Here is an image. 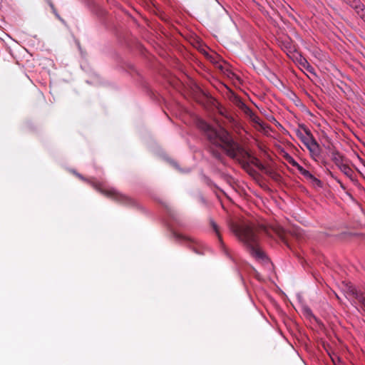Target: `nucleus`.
I'll return each instance as SVG.
<instances>
[{"instance_id": "obj_9", "label": "nucleus", "mask_w": 365, "mask_h": 365, "mask_svg": "<svg viewBox=\"0 0 365 365\" xmlns=\"http://www.w3.org/2000/svg\"><path fill=\"white\" fill-rule=\"evenodd\" d=\"M338 167L346 175L351 176L352 175L351 169L346 164L343 163Z\"/></svg>"}, {"instance_id": "obj_1", "label": "nucleus", "mask_w": 365, "mask_h": 365, "mask_svg": "<svg viewBox=\"0 0 365 365\" xmlns=\"http://www.w3.org/2000/svg\"><path fill=\"white\" fill-rule=\"evenodd\" d=\"M199 126L206 133L212 143L219 146H225L227 154L232 158H237L238 155L244 153L243 149L238 144L230 140L228 133L222 127L216 130L204 121L200 122Z\"/></svg>"}, {"instance_id": "obj_2", "label": "nucleus", "mask_w": 365, "mask_h": 365, "mask_svg": "<svg viewBox=\"0 0 365 365\" xmlns=\"http://www.w3.org/2000/svg\"><path fill=\"white\" fill-rule=\"evenodd\" d=\"M232 230L254 257L258 259H262L264 257V252L259 247L258 237L252 225L249 224L237 225L233 226Z\"/></svg>"}, {"instance_id": "obj_8", "label": "nucleus", "mask_w": 365, "mask_h": 365, "mask_svg": "<svg viewBox=\"0 0 365 365\" xmlns=\"http://www.w3.org/2000/svg\"><path fill=\"white\" fill-rule=\"evenodd\" d=\"M332 160L337 166L343 164V157L339 153H332Z\"/></svg>"}, {"instance_id": "obj_4", "label": "nucleus", "mask_w": 365, "mask_h": 365, "mask_svg": "<svg viewBox=\"0 0 365 365\" xmlns=\"http://www.w3.org/2000/svg\"><path fill=\"white\" fill-rule=\"evenodd\" d=\"M296 135L297 138L304 144L309 138L312 137L310 131L306 128L303 130H297Z\"/></svg>"}, {"instance_id": "obj_11", "label": "nucleus", "mask_w": 365, "mask_h": 365, "mask_svg": "<svg viewBox=\"0 0 365 365\" xmlns=\"http://www.w3.org/2000/svg\"><path fill=\"white\" fill-rule=\"evenodd\" d=\"M286 159L288 161V163L292 165L293 167H294L295 165H297V164L298 163L292 156H290L289 155H287L286 156Z\"/></svg>"}, {"instance_id": "obj_5", "label": "nucleus", "mask_w": 365, "mask_h": 365, "mask_svg": "<svg viewBox=\"0 0 365 365\" xmlns=\"http://www.w3.org/2000/svg\"><path fill=\"white\" fill-rule=\"evenodd\" d=\"M105 194L108 196H111V197H114L115 199H116L118 201L127 202V201L130 200L128 197L117 192L116 190L114 189H111V190L106 191Z\"/></svg>"}, {"instance_id": "obj_6", "label": "nucleus", "mask_w": 365, "mask_h": 365, "mask_svg": "<svg viewBox=\"0 0 365 365\" xmlns=\"http://www.w3.org/2000/svg\"><path fill=\"white\" fill-rule=\"evenodd\" d=\"M299 63L307 72L310 73L311 74L315 75L314 68L310 65V63L307 61V60L305 58L300 56L299 59Z\"/></svg>"}, {"instance_id": "obj_7", "label": "nucleus", "mask_w": 365, "mask_h": 365, "mask_svg": "<svg viewBox=\"0 0 365 365\" xmlns=\"http://www.w3.org/2000/svg\"><path fill=\"white\" fill-rule=\"evenodd\" d=\"M301 174L305 178H307V180H311L315 185H318L319 187L321 186V185H322L321 181L319 179H317V178H315L309 170H307L306 169H304L302 170V172L301 173Z\"/></svg>"}, {"instance_id": "obj_3", "label": "nucleus", "mask_w": 365, "mask_h": 365, "mask_svg": "<svg viewBox=\"0 0 365 365\" xmlns=\"http://www.w3.org/2000/svg\"><path fill=\"white\" fill-rule=\"evenodd\" d=\"M304 145L309 150L312 158L316 160L317 158L319 156V146L318 143L316 142V140L314 139L313 136L311 138H309Z\"/></svg>"}, {"instance_id": "obj_10", "label": "nucleus", "mask_w": 365, "mask_h": 365, "mask_svg": "<svg viewBox=\"0 0 365 365\" xmlns=\"http://www.w3.org/2000/svg\"><path fill=\"white\" fill-rule=\"evenodd\" d=\"M357 14L365 21V7L364 6H359L356 7Z\"/></svg>"}, {"instance_id": "obj_12", "label": "nucleus", "mask_w": 365, "mask_h": 365, "mask_svg": "<svg viewBox=\"0 0 365 365\" xmlns=\"http://www.w3.org/2000/svg\"><path fill=\"white\" fill-rule=\"evenodd\" d=\"M297 169V170L301 173L302 170L304 169L302 165H300L299 163L297 164V165L294 166Z\"/></svg>"}]
</instances>
